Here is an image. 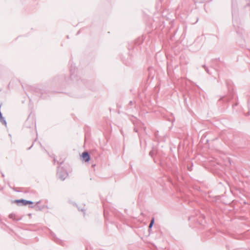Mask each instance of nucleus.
Listing matches in <instances>:
<instances>
[{
    "instance_id": "1",
    "label": "nucleus",
    "mask_w": 250,
    "mask_h": 250,
    "mask_svg": "<svg viewBox=\"0 0 250 250\" xmlns=\"http://www.w3.org/2000/svg\"><path fill=\"white\" fill-rule=\"evenodd\" d=\"M58 175L61 180H64L67 177L68 174L65 170L61 168L59 170Z\"/></svg>"
},
{
    "instance_id": "2",
    "label": "nucleus",
    "mask_w": 250,
    "mask_h": 250,
    "mask_svg": "<svg viewBox=\"0 0 250 250\" xmlns=\"http://www.w3.org/2000/svg\"><path fill=\"white\" fill-rule=\"evenodd\" d=\"M82 158L83 159V160L85 162H87L90 160V156L87 152H83L82 153Z\"/></svg>"
},
{
    "instance_id": "3",
    "label": "nucleus",
    "mask_w": 250,
    "mask_h": 250,
    "mask_svg": "<svg viewBox=\"0 0 250 250\" xmlns=\"http://www.w3.org/2000/svg\"><path fill=\"white\" fill-rule=\"evenodd\" d=\"M9 217L10 218L12 219L13 220H20V219L16 218V215L14 213H11V214H9Z\"/></svg>"
},
{
    "instance_id": "4",
    "label": "nucleus",
    "mask_w": 250,
    "mask_h": 250,
    "mask_svg": "<svg viewBox=\"0 0 250 250\" xmlns=\"http://www.w3.org/2000/svg\"><path fill=\"white\" fill-rule=\"evenodd\" d=\"M24 201H26V200H23V199L17 200H16V202L17 203H22L23 205H27V204H25L26 203Z\"/></svg>"
},
{
    "instance_id": "5",
    "label": "nucleus",
    "mask_w": 250,
    "mask_h": 250,
    "mask_svg": "<svg viewBox=\"0 0 250 250\" xmlns=\"http://www.w3.org/2000/svg\"><path fill=\"white\" fill-rule=\"evenodd\" d=\"M154 218H153L151 220V222H150V224L149 225V228H151L152 227V226H153V225L154 224Z\"/></svg>"
},
{
    "instance_id": "6",
    "label": "nucleus",
    "mask_w": 250,
    "mask_h": 250,
    "mask_svg": "<svg viewBox=\"0 0 250 250\" xmlns=\"http://www.w3.org/2000/svg\"><path fill=\"white\" fill-rule=\"evenodd\" d=\"M24 202H25V204H31L33 203V202L32 201H24Z\"/></svg>"
},
{
    "instance_id": "7",
    "label": "nucleus",
    "mask_w": 250,
    "mask_h": 250,
    "mask_svg": "<svg viewBox=\"0 0 250 250\" xmlns=\"http://www.w3.org/2000/svg\"><path fill=\"white\" fill-rule=\"evenodd\" d=\"M2 122H3V123L4 124H5V125H6V121H5V119H4V120H3L2 121Z\"/></svg>"
}]
</instances>
